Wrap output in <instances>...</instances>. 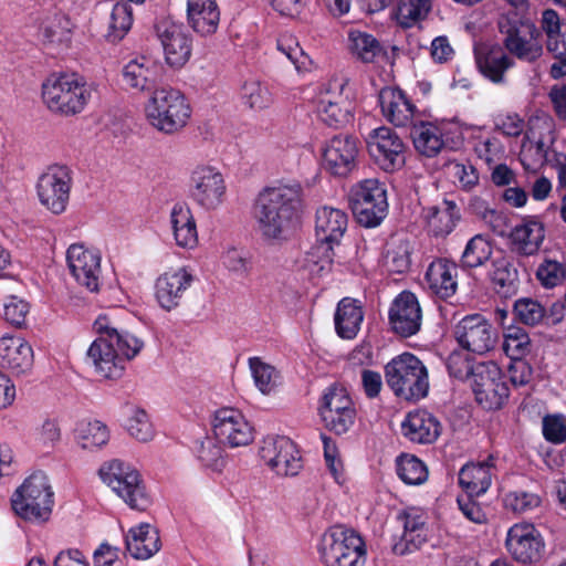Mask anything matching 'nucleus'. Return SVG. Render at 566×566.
<instances>
[{
    "instance_id": "69168bd1",
    "label": "nucleus",
    "mask_w": 566,
    "mask_h": 566,
    "mask_svg": "<svg viewBox=\"0 0 566 566\" xmlns=\"http://www.w3.org/2000/svg\"><path fill=\"white\" fill-rule=\"evenodd\" d=\"M543 437L547 442L560 444L566 441V417L547 415L543 418Z\"/></svg>"
},
{
    "instance_id": "4be33fe9",
    "label": "nucleus",
    "mask_w": 566,
    "mask_h": 566,
    "mask_svg": "<svg viewBox=\"0 0 566 566\" xmlns=\"http://www.w3.org/2000/svg\"><path fill=\"white\" fill-rule=\"evenodd\" d=\"M390 324L395 333L402 337L416 334L421 326V308L415 294L402 292L390 308Z\"/></svg>"
},
{
    "instance_id": "9d476101",
    "label": "nucleus",
    "mask_w": 566,
    "mask_h": 566,
    "mask_svg": "<svg viewBox=\"0 0 566 566\" xmlns=\"http://www.w3.org/2000/svg\"><path fill=\"white\" fill-rule=\"evenodd\" d=\"M214 438L230 449L245 448L254 441V427L235 408L223 407L213 413Z\"/></svg>"
},
{
    "instance_id": "680f3d73",
    "label": "nucleus",
    "mask_w": 566,
    "mask_h": 566,
    "mask_svg": "<svg viewBox=\"0 0 566 566\" xmlns=\"http://www.w3.org/2000/svg\"><path fill=\"white\" fill-rule=\"evenodd\" d=\"M126 429L132 437L142 442L150 441L154 437L148 416L140 409L132 410L126 421Z\"/></svg>"
},
{
    "instance_id": "6e6552de",
    "label": "nucleus",
    "mask_w": 566,
    "mask_h": 566,
    "mask_svg": "<svg viewBox=\"0 0 566 566\" xmlns=\"http://www.w3.org/2000/svg\"><path fill=\"white\" fill-rule=\"evenodd\" d=\"M319 556L325 566H365V544L355 531L336 525L323 534Z\"/></svg>"
},
{
    "instance_id": "412c9836",
    "label": "nucleus",
    "mask_w": 566,
    "mask_h": 566,
    "mask_svg": "<svg viewBox=\"0 0 566 566\" xmlns=\"http://www.w3.org/2000/svg\"><path fill=\"white\" fill-rule=\"evenodd\" d=\"M454 335L467 350L484 354L493 349L492 326L480 315L463 318L455 327Z\"/></svg>"
},
{
    "instance_id": "bb28decb",
    "label": "nucleus",
    "mask_w": 566,
    "mask_h": 566,
    "mask_svg": "<svg viewBox=\"0 0 566 566\" xmlns=\"http://www.w3.org/2000/svg\"><path fill=\"white\" fill-rule=\"evenodd\" d=\"M347 216L343 210L334 207H322L316 212V239L338 244L347 229Z\"/></svg>"
},
{
    "instance_id": "c85d7f7f",
    "label": "nucleus",
    "mask_w": 566,
    "mask_h": 566,
    "mask_svg": "<svg viewBox=\"0 0 566 566\" xmlns=\"http://www.w3.org/2000/svg\"><path fill=\"white\" fill-rule=\"evenodd\" d=\"M155 64L146 55H138L129 60L122 70L124 84L134 91L146 92L154 91Z\"/></svg>"
},
{
    "instance_id": "a211bd4d",
    "label": "nucleus",
    "mask_w": 566,
    "mask_h": 566,
    "mask_svg": "<svg viewBox=\"0 0 566 566\" xmlns=\"http://www.w3.org/2000/svg\"><path fill=\"white\" fill-rule=\"evenodd\" d=\"M192 273L184 266L172 268L160 274L155 284L156 298L166 311L178 307L189 293Z\"/></svg>"
},
{
    "instance_id": "20e7f679",
    "label": "nucleus",
    "mask_w": 566,
    "mask_h": 566,
    "mask_svg": "<svg viewBox=\"0 0 566 566\" xmlns=\"http://www.w3.org/2000/svg\"><path fill=\"white\" fill-rule=\"evenodd\" d=\"M147 123L164 134H176L187 126L191 108L186 97L168 86L155 88L144 105Z\"/></svg>"
},
{
    "instance_id": "7c9ffc66",
    "label": "nucleus",
    "mask_w": 566,
    "mask_h": 566,
    "mask_svg": "<svg viewBox=\"0 0 566 566\" xmlns=\"http://www.w3.org/2000/svg\"><path fill=\"white\" fill-rule=\"evenodd\" d=\"M379 101L384 115L394 125L405 126L412 119L415 107L402 91L394 87L382 88Z\"/></svg>"
},
{
    "instance_id": "9b49d317",
    "label": "nucleus",
    "mask_w": 566,
    "mask_h": 566,
    "mask_svg": "<svg viewBox=\"0 0 566 566\" xmlns=\"http://www.w3.org/2000/svg\"><path fill=\"white\" fill-rule=\"evenodd\" d=\"M319 416L324 427L335 433H347L356 420V409L347 390L343 387L332 386L322 398Z\"/></svg>"
},
{
    "instance_id": "5fc2aeb1",
    "label": "nucleus",
    "mask_w": 566,
    "mask_h": 566,
    "mask_svg": "<svg viewBox=\"0 0 566 566\" xmlns=\"http://www.w3.org/2000/svg\"><path fill=\"white\" fill-rule=\"evenodd\" d=\"M72 23L64 14L48 18L42 24V34L49 43H63L70 40Z\"/></svg>"
},
{
    "instance_id": "09e8293b",
    "label": "nucleus",
    "mask_w": 566,
    "mask_h": 566,
    "mask_svg": "<svg viewBox=\"0 0 566 566\" xmlns=\"http://www.w3.org/2000/svg\"><path fill=\"white\" fill-rule=\"evenodd\" d=\"M349 202L357 222L364 227H376L386 217L388 203H382L381 207L377 202H367L363 200H349Z\"/></svg>"
},
{
    "instance_id": "3c124183",
    "label": "nucleus",
    "mask_w": 566,
    "mask_h": 566,
    "mask_svg": "<svg viewBox=\"0 0 566 566\" xmlns=\"http://www.w3.org/2000/svg\"><path fill=\"white\" fill-rule=\"evenodd\" d=\"M30 308V303L19 294L9 295L3 303V318L15 328H24Z\"/></svg>"
},
{
    "instance_id": "6e6d98bb",
    "label": "nucleus",
    "mask_w": 566,
    "mask_h": 566,
    "mask_svg": "<svg viewBox=\"0 0 566 566\" xmlns=\"http://www.w3.org/2000/svg\"><path fill=\"white\" fill-rule=\"evenodd\" d=\"M398 475L407 484H421L427 480L428 471L416 457L403 455L398 461Z\"/></svg>"
},
{
    "instance_id": "2eb2a0df",
    "label": "nucleus",
    "mask_w": 566,
    "mask_h": 566,
    "mask_svg": "<svg viewBox=\"0 0 566 566\" xmlns=\"http://www.w3.org/2000/svg\"><path fill=\"white\" fill-rule=\"evenodd\" d=\"M191 196L201 208L214 210L226 198L227 186L222 174L213 167L200 166L191 174Z\"/></svg>"
},
{
    "instance_id": "6ab92c4d",
    "label": "nucleus",
    "mask_w": 566,
    "mask_h": 566,
    "mask_svg": "<svg viewBox=\"0 0 566 566\" xmlns=\"http://www.w3.org/2000/svg\"><path fill=\"white\" fill-rule=\"evenodd\" d=\"M358 142L348 135H337L323 149L324 168L334 176L345 177L356 167Z\"/></svg>"
},
{
    "instance_id": "a878e982",
    "label": "nucleus",
    "mask_w": 566,
    "mask_h": 566,
    "mask_svg": "<svg viewBox=\"0 0 566 566\" xmlns=\"http://www.w3.org/2000/svg\"><path fill=\"white\" fill-rule=\"evenodd\" d=\"M187 21L195 32L201 35L213 34L220 22L216 0H188Z\"/></svg>"
},
{
    "instance_id": "c03bdc74",
    "label": "nucleus",
    "mask_w": 566,
    "mask_h": 566,
    "mask_svg": "<svg viewBox=\"0 0 566 566\" xmlns=\"http://www.w3.org/2000/svg\"><path fill=\"white\" fill-rule=\"evenodd\" d=\"M333 245V243L316 239V243L306 253L304 261L305 269L312 275L319 276L331 270L334 256Z\"/></svg>"
},
{
    "instance_id": "4468645a",
    "label": "nucleus",
    "mask_w": 566,
    "mask_h": 566,
    "mask_svg": "<svg viewBox=\"0 0 566 566\" xmlns=\"http://www.w3.org/2000/svg\"><path fill=\"white\" fill-rule=\"evenodd\" d=\"M505 546L511 556L524 565L538 563L545 553V542L531 523H517L507 531Z\"/></svg>"
},
{
    "instance_id": "864d4df0",
    "label": "nucleus",
    "mask_w": 566,
    "mask_h": 566,
    "mask_svg": "<svg viewBox=\"0 0 566 566\" xmlns=\"http://www.w3.org/2000/svg\"><path fill=\"white\" fill-rule=\"evenodd\" d=\"M349 200L377 202L382 207L387 203L386 189L377 179H366L352 188Z\"/></svg>"
},
{
    "instance_id": "f8f14e48",
    "label": "nucleus",
    "mask_w": 566,
    "mask_h": 566,
    "mask_svg": "<svg viewBox=\"0 0 566 566\" xmlns=\"http://www.w3.org/2000/svg\"><path fill=\"white\" fill-rule=\"evenodd\" d=\"M71 188V170L65 166H51L39 178L38 198L44 209L53 214H62L67 208Z\"/></svg>"
},
{
    "instance_id": "4d7b16f0",
    "label": "nucleus",
    "mask_w": 566,
    "mask_h": 566,
    "mask_svg": "<svg viewBox=\"0 0 566 566\" xmlns=\"http://www.w3.org/2000/svg\"><path fill=\"white\" fill-rule=\"evenodd\" d=\"M222 266L230 273L247 275L250 270V259L247 252L232 245L226 247L220 253Z\"/></svg>"
},
{
    "instance_id": "e433bc0d",
    "label": "nucleus",
    "mask_w": 566,
    "mask_h": 566,
    "mask_svg": "<svg viewBox=\"0 0 566 566\" xmlns=\"http://www.w3.org/2000/svg\"><path fill=\"white\" fill-rule=\"evenodd\" d=\"M348 42L352 55L363 63H374L386 55L379 41L366 32L352 30L348 33Z\"/></svg>"
},
{
    "instance_id": "0eeeda50",
    "label": "nucleus",
    "mask_w": 566,
    "mask_h": 566,
    "mask_svg": "<svg viewBox=\"0 0 566 566\" xmlns=\"http://www.w3.org/2000/svg\"><path fill=\"white\" fill-rule=\"evenodd\" d=\"M385 376L395 395L405 400H419L428 394L427 368L411 354L405 353L388 363Z\"/></svg>"
},
{
    "instance_id": "39448f33",
    "label": "nucleus",
    "mask_w": 566,
    "mask_h": 566,
    "mask_svg": "<svg viewBox=\"0 0 566 566\" xmlns=\"http://www.w3.org/2000/svg\"><path fill=\"white\" fill-rule=\"evenodd\" d=\"M53 490L48 475L41 471L30 474L11 497L14 513L24 521L43 522L52 512Z\"/></svg>"
},
{
    "instance_id": "423d86ee",
    "label": "nucleus",
    "mask_w": 566,
    "mask_h": 566,
    "mask_svg": "<svg viewBox=\"0 0 566 566\" xmlns=\"http://www.w3.org/2000/svg\"><path fill=\"white\" fill-rule=\"evenodd\" d=\"M497 29L505 34L504 48L522 62L535 63L543 55L541 31L524 14L513 12L497 20Z\"/></svg>"
},
{
    "instance_id": "4c0bfd02",
    "label": "nucleus",
    "mask_w": 566,
    "mask_h": 566,
    "mask_svg": "<svg viewBox=\"0 0 566 566\" xmlns=\"http://www.w3.org/2000/svg\"><path fill=\"white\" fill-rule=\"evenodd\" d=\"M530 336L524 328L511 326L506 329L502 348L506 357L513 361L511 369L527 368L523 357L530 352Z\"/></svg>"
},
{
    "instance_id": "79ce46f5",
    "label": "nucleus",
    "mask_w": 566,
    "mask_h": 566,
    "mask_svg": "<svg viewBox=\"0 0 566 566\" xmlns=\"http://www.w3.org/2000/svg\"><path fill=\"white\" fill-rule=\"evenodd\" d=\"M108 440V428L99 420L83 422L76 429V441L84 450L98 449L105 446Z\"/></svg>"
},
{
    "instance_id": "dca6fc26",
    "label": "nucleus",
    "mask_w": 566,
    "mask_h": 566,
    "mask_svg": "<svg viewBox=\"0 0 566 566\" xmlns=\"http://www.w3.org/2000/svg\"><path fill=\"white\" fill-rule=\"evenodd\" d=\"M66 262L75 281L90 292H98L102 274L101 255L97 251L75 243L66 251Z\"/></svg>"
},
{
    "instance_id": "aec40b11",
    "label": "nucleus",
    "mask_w": 566,
    "mask_h": 566,
    "mask_svg": "<svg viewBox=\"0 0 566 566\" xmlns=\"http://www.w3.org/2000/svg\"><path fill=\"white\" fill-rule=\"evenodd\" d=\"M34 363L32 345L22 336L4 334L0 337V366L12 375L30 371Z\"/></svg>"
},
{
    "instance_id": "b1692460",
    "label": "nucleus",
    "mask_w": 566,
    "mask_h": 566,
    "mask_svg": "<svg viewBox=\"0 0 566 566\" xmlns=\"http://www.w3.org/2000/svg\"><path fill=\"white\" fill-rule=\"evenodd\" d=\"M157 34L164 48L166 62L175 67L182 66L190 57V40L181 28L174 23L157 25Z\"/></svg>"
},
{
    "instance_id": "473e14b6",
    "label": "nucleus",
    "mask_w": 566,
    "mask_h": 566,
    "mask_svg": "<svg viewBox=\"0 0 566 566\" xmlns=\"http://www.w3.org/2000/svg\"><path fill=\"white\" fill-rule=\"evenodd\" d=\"M492 455L488 461L479 464H467L459 472V484L467 492L469 497L479 496L486 492L492 484V467L490 462Z\"/></svg>"
},
{
    "instance_id": "e2e57ef3",
    "label": "nucleus",
    "mask_w": 566,
    "mask_h": 566,
    "mask_svg": "<svg viewBox=\"0 0 566 566\" xmlns=\"http://www.w3.org/2000/svg\"><path fill=\"white\" fill-rule=\"evenodd\" d=\"M475 63L480 73L492 82L495 81V45L481 42L475 45Z\"/></svg>"
},
{
    "instance_id": "8fccbe9b",
    "label": "nucleus",
    "mask_w": 566,
    "mask_h": 566,
    "mask_svg": "<svg viewBox=\"0 0 566 566\" xmlns=\"http://www.w3.org/2000/svg\"><path fill=\"white\" fill-rule=\"evenodd\" d=\"M430 10L431 0H400L397 20L402 27L408 28L423 20Z\"/></svg>"
},
{
    "instance_id": "ddd939ff",
    "label": "nucleus",
    "mask_w": 566,
    "mask_h": 566,
    "mask_svg": "<svg viewBox=\"0 0 566 566\" xmlns=\"http://www.w3.org/2000/svg\"><path fill=\"white\" fill-rule=\"evenodd\" d=\"M259 453L265 465L281 476H294L303 467L295 443L287 437H266L262 441Z\"/></svg>"
},
{
    "instance_id": "7ed1b4c3",
    "label": "nucleus",
    "mask_w": 566,
    "mask_h": 566,
    "mask_svg": "<svg viewBox=\"0 0 566 566\" xmlns=\"http://www.w3.org/2000/svg\"><path fill=\"white\" fill-rule=\"evenodd\" d=\"M92 95L85 78L77 73H53L42 83V99L53 113L64 116L80 114Z\"/></svg>"
},
{
    "instance_id": "052dcab7",
    "label": "nucleus",
    "mask_w": 566,
    "mask_h": 566,
    "mask_svg": "<svg viewBox=\"0 0 566 566\" xmlns=\"http://www.w3.org/2000/svg\"><path fill=\"white\" fill-rule=\"evenodd\" d=\"M541 503L542 499L537 494L526 491L511 492L504 499V506L518 514L532 512Z\"/></svg>"
},
{
    "instance_id": "58836bf2",
    "label": "nucleus",
    "mask_w": 566,
    "mask_h": 566,
    "mask_svg": "<svg viewBox=\"0 0 566 566\" xmlns=\"http://www.w3.org/2000/svg\"><path fill=\"white\" fill-rule=\"evenodd\" d=\"M415 148L426 157H434L444 146L440 129L430 123H420L411 129Z\"/></svg>"
},
{
    "instance_id": "c756f323",
    "label": "nucleus",
    "mask_w": 566,
    "mask_h": 566,
    "mask_svg": "<svg viewBox=\"0 0 566 566\" xmlns=\"http://www.w3.org/2000/svg\"><path fill=\"white\" fill-rule=\"evenodd\" d=\"M126 547L136 559H148L160 549L158 530L150 524H140L130 528L126 537Z\"/></svg>"
},
{
    "instance_id": "f3484780",
    "label": "nucleus",
    "mask_w": 566,
    "mask_h": 566,
    "mask_svg": "<svg viewBox=\"0 0 566 566\" xmlns=\"http://www.w3.org/2000/svg\"><path fill=\"white\" fill-rule=\"evenodd\" d=\"M368 151L386 171H392L405 164V145L395 130L388 127L375 129L367 142Z\"/></svg>"
},
{
    "instance_id": "a18cd8bd",
    "label": "nucleus",
    "mask_w": 566,
    "mask_h": 566,
    "mask_svg": "<svg viewBox=\"0 0 566 566\" xmlns=\"http://www.w3.org/2000/svg\"><path fill=\"white\" fill-rule=\"evenodd\" d=\"M410 243L406 240L394 238L388 243L385 262L389 271L405 273L410 268Z\"/></svg>"
},
{
    "instance_id": "0e129e2a",
    "label": "nucleus",
    "mask_w": 566,
    "mask_h": 566,
    "mask_svg": "<svg viewBox=\"0 0 566 566\" xmlns=\"http://www.w3.org/2000/svg\"><path fill=\"white\" fill-rule=\"evenodd\" d=\"M352 105L319 104V114L324 123L332 127H340L352 119Z\"/></svg>"
},
{
    "instance_id": "338daca9",
    "label": "nucleus",
    "mask_w": 566,
    "mask_h": 566,
    "mask_svg": "<svg viewBox=\"0 0 566 566\" xmlns=\"http://www.w3.org/2000/svg\"><path fill=\"white\" fill-rule=\"evenodd\" d=\"M62 430L54 419H44L35 430V441L43 449H53L61 441Z\"/></svg>"
},
{
    "instance_id": "c9c22d12",
    "label": "nucleus",
    "mask_w": 566,
    "mask_h": 566,
    "mask_svg": "<svg viewBox=\"0 0 566 566\" xmlns=\"http://www.w3.org/2000/svg\"><path fill=\"white\" fill-rule=\"evenodd\" d=\"M363 311L357 301L344 298L338 303L335 314V326L342 338L350 339L356 336L363 321Z\"/></svg>"
},
{
    "instance_id": "f257e3e1",
    "label": "nucleus",
    "mask_w": 566,
    "mask_h": 566,
    "mask_svg": "<svg viewBox=\"0 0 566 566\" xmlns=\"http://www.w3.org/2000/svg\"><path fill=\"white\" fill-rule=\"evenodd\" d=\"M301 210V187L281 186L264 189L254 205L256 228L266 241L285 240Z\"/></svg>"
},
{
    "instance_id": "5701e85b",
    "label": "nucleus",
    "mask_w": 566,
    "mask_h": 566,
    "mask_svg": "<svg viewBox=\"0 0 566 566\" xmlns=\"http://www.w3.org/2000/svg\"><path fill=\"white\" fill-rule=\"evenodd\" d=\"M514 250L521 255H534L545 240V226L538 216H525L510 232Z\"/></svg>"
},
{
    "instance_id": "bf43d9fd",
    "label": "nucleus",
    "mask_w": 566,
    "mask_h": 566,
    "mask_svg": "<svg viewBox=\"0 0 566 566\" xmlns=\"http://www.w3.org/2000/svg\"><path fill=\"white\" fill-rule=\"evenodd\" d=\"M241 96L251 109H263L270 103L269 91L258 80H248L242 84Z\"/></svg>"
},
{
    "instance_id": "a19ab883",
    "label": "nucleus",
    "mask_w": 566,
    "mask_h": 566,
    "mask_svg": "<svg viewBox=\"0 0 566 566\" xmlns=\"http://www.w3.org/2000/svg\"><path fill=\"white\" fill-rule=\"evenodd\" d=\"M535 279L545 290H553L566 281V262L545 255L535 270Z\"/></svg>"
},
{
    "instance_id": "603ef678",
    "label": "nucleus",
    "mask_w": 566,
    "mask_h": 566,
    "mask_svg": "<svg viewBox=\"0 0 566 566\" xmlns=\"http://www.w3.org/2000/svg\"><path fill=\"white\" fill-rule=\"evenodd\" d=\"M250 368L259 390L263 395L271 394L277 386L279 374L276 369L256 357L250 359Z\"/></svg>"
},
{
    "instance_id": "1a4fd4ad",
    "label": "nucleus",
    "mask_w": 566,
    "mask_h": 566,
    "mask_svg": "<svg viewBox=\"0 0 566 566\" xmlns=\"http://www.w3.org/2000/svg\"><path fill=\"white\" fill-rule=\"evenodd\" d=\"M102 482L130 509L143 511L149 504L145 486L137 470L119 461L111 460L98 470Z\"/></svg>"
},
{
    "instance_id": "13d9d810",
    "label": "nucleus",
    "mask_w": 566,
    "mask_h": 566,
    "mask_svg": "<svg viewBox=\"0 0 566 566\" xmlns=\"http://www.w3.org/2000/svg\"><path fill=\"white\" fill-rule=\"evenodd\" d=\"M515 316L525 325L534 326L546 315L545 307L536 300L520 298L513 305Z\"/></svg>"
},
{
    "instance_id": "f03ea898",
    "label": "nucleus",
    "mask_w": 566,
    "mask_h": 566,
    "mask_svg": "<svg viewBox=\"0 0 566 566\" xmlns=\"http://www.w3.org/2000/svg\"><path fill=\"white\" fill-rule=\"evenodd\" d=\"M143 342L127 331L105 327L104 332L91 344L87 357L96 373L105 379L118 378L123 370V358L135 357Z\"/></svg>"
},
{
    "instance_id": "de8ad7c7",
    "label": "nucleus",
    "mask_w": 566,
    "mask_h": 566,
    "mask_svg": "<svg viewBox=\"0 0 566 566\" xmlns=\"http://www.w3.org/2000/svg\"><path fill=\"white\" fill-rule=\"evenodd\" d=\"M546 50L553 55L555 62L551 65L549 75L555 78L566 76V18L564 27L551 41H546Z\"/></svg>"
},
{
    "instance_id": "393cba45",
    "label": "nucleus",
    "mask_w": 566,
    "mask_h": 566,
    "mask_svg": "<svg viewBox=\"0 0 566 566\" xmlns=\"http://www.w3.org/2000/svg\"><path fill=\"white\" fill-rule=\"evenodd\" d=\"M170 224L176 244L185 250L198 247L199 237L195 217L187 205L177 203L170 212Z\"/></svg>"
},
{
    "instance_id": "cd10ccee",
    "label": "nucleus",
    "mask_w": 566,
    "mask_h": 566,
    "mask_svg": "<svg viewBox=\"0 0 566 566\" xmlns=\"http://www.w3.org/2000/svg\"><path fill=\"white\" fill-rule=\"evenodd\" d=\"M402 434L412 442L432 443L440 434V423L426 411L409 412L401 424Z\"/></svg>"
},
{
    "instance_id": "72a5a7b5",
    "label": "nucleus",
    "mask_w": 566,
    "mask_h": 566,
    "mask_svg": "<svg viewBox=\"0 0 566 566\" xmlns=\"http://www.w3.org/2000/svg\"><path fill=\"white\" fill-rule=\"evenodd\" d=\"M473 392L476 402L484 409L493 408V399L495 398V377L493 361L479 363L473 369Z\"/></svg>"
},
{
    "instance_id": "f704fd0d",
    "label": "nucleus",
    "mask_w": 566,
    "mask_h": 566,
    "mask_svg": "<svg viewBox=\"0 0 566 566\" xmlns=\"http://www.w3.org/2000/svg\"><path fill=\"white\" fill-rule=\"evenodd\" d=\"M426 219L431 233L437 237H444L453 230L455 222L459 220L457 206L452 201L443 200L439 205L427 209Z\"/></svg>"
},
{
    "instance_id": "37998d69",
    "label": "nucleus",
    "mask_w": 566,
    "mask_h": 566,
    "mask_svg": "<svg viewBox=\"0 0 566 566\" xmlns=\"http://www.w3.org/2000/svg\"><path fill=\"white\" fill-rule=\"evenodd\" d=\"M223 447L216 438H206L197 451V459L212 472L222 473L228 464Z\"/></svg>"
},
{
    "instance_id": "49530a36",
    "label": "nucleus",
    "mask_w": 566,
    "mask_h": 566,
    "mask_svg": "<svg viewBox=\"0 0 566 566\" xmlns=\"http://www.w3.org/2000/svg\"><path fill=\"white\" fill-rule=\"evenodd\" d=\"M493 253L491 240L478 234L467 244L462 254V264L468 268H475L486 262Z\"/></svg>"
},
{
    "instance_id": "2f4dec72",
    "label": "nucleus",
    "mask_w": 566,
    "mask_h": 566,
    "mask_svg": "<svg viewBox=\"0 0 566 566\" xmlns=\"http://www.w3.org/2000/svg\"><path fill=\"white\" fill-rule=\"evenodd\" d=\"M457 272V265L448 260L432 262L426 274L430 290L441 298L454 295L458 287Z\"/></svg>"
},
{
    "instance_id": "774afa93",
    "label": "nucleus",
    "mask_w": 566,
    "mask_h": 566,
    "mask_svg": "<svg viewBox=\"0 0 566 566\" xmlns=\"http://www.w3.org/2000/svg\"><path fill=\"white\" fill-rule=\"evenodd\" d=\"M346 80L342 77H335L331 80L324 91L322 92L319 104H345L352 105L350 96L346 91Z\"/></svg>"
},
{
    "instance_id": "ea45409f",
    "label": "nucleus",
    "mask_w": 566,
    "mask_h": 566,
    "mask_svg": "<svg viewBox=\"0 0 566 566\" xmlns=\"http://www.w3.org/2000/svg\"><path fill=\"white\" fill-rule=\"evenodd\" d=\"M133 24V12L125 2H118L107 19L104 36L107 42L116 44L122 41Z\"/></svg>"
}]
</instances>
